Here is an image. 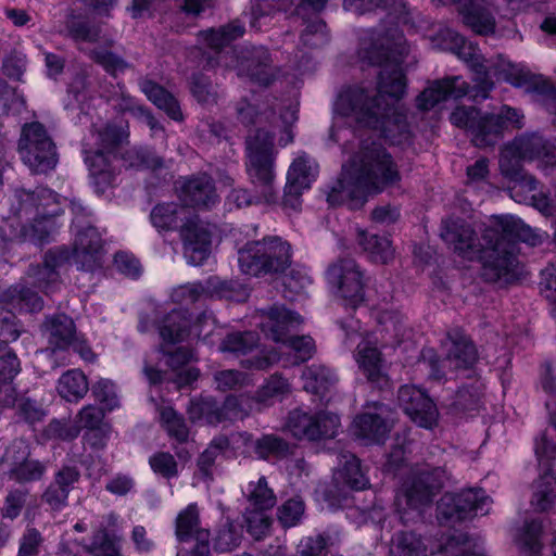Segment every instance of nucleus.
Segmentation results:
<instances>
[{
    "label": "nucleus",
    "instance_id": "obj_36",
    "mask_svg": "<svg viewBox=\"0 0 556 556\" xmlns=\"http://www.w3.org/2000/svg\"><path fill=\"white\" fill-rule=\"evenodd\" d=\"M390 554L393 556H427V546L421 535L414 531H399L391 541Z\"/></svg>",
    "mask_w": 556,
    "mask_h": 556
},
{
    "label": "nucleus",
    "instance_id": "obj_19",
    "mask_svg": "<svg viewBox=\"0 0 556 556\" xmlns=\"http://www.w3.org/2000/svg\"><path fill=\"white\" fill-rule=\"evenodd\" d=\"M262 321L261 330L266 338L277 342L287 343L288 333L303 323L302 317L287 309L282 305L274 304L268 308L260 309Z\"/></svg>",
    "mask_w": 556,
    "mask_h": 556
},
{
    "label": "nucleus",
    "instance_id": "obj_62",
    "mask_svg": "<svg viewBox=\"0 0 556 556\" xmlns=\"http://www.w3.org/2000/svg\"><path fill=\"white\" fill-rule=\"evenodd\" d=\"M126 155L130 160V166L153 170L164 167V159L146 148L127 151Z\"/></svg>",
    "mask_w": 556,
    "mask_h": 556
},
{
    "label": "nucleus",
    "instance_id": "obj_52",
    "mask_svg": "<svg viewBox=\"0 0 556 556\" xmlns=\"http://www.w3.org/2000/svg\"><path fill=\"white\" fill-rule=\"evenodd\" d=\"M161 419L170 438L179 443L187 442L189 429L182 416L178 415L172 407H164L161 410Z\"/></svg>",
    "mask_w": 556,
    "mask_h": 556
},
{
    "label": "nucleus",
    "instance_id": "obj_17",
    "mask_svg": "<svg viewBox=\"0 0 556 556\" xmlns=\"http://www.w3.org/2000/svg\"><path fill=\"white\" fill-rule=\"evenodd\" d=\"M184 255L193 266L201 265L208 256L212 243V232L198 217L187 220L181 228Z\"/></svg>",
    "mask_w": 556,
    "mask_h": 556
},
{
    "label": "nucleus",
    "instance_id": "obj_42",
    "mask_svg": "<svg viewBox=\"0 0 556 556\" xmlns=\"http://www.w3.org/2000/svg\"><path fill=\"white\" fill-rule=\"evenodd\" d=\"M205 291L211 296H217L219 299H227L236 302H243L249 296V291L244 286L236 281L220 280L217 277L207 279Z\"/></svg>",
    "mask_w": 556,
    "mask_h": 556
},
{
    "label": "nucleus",
    "instance_id": "obj_47",
    "mask_svg": "<svg viewBox=\"0 0 556 556\" xmlns=\"http://www.w3.org/2000/svg\"><path fill=\"white\" fill-rule=\"evenodd\" d=\"M244 34L243 25L238 22H231L220 26L218 29H210L204 31V39L208 47L214 50H222L231 41L242 37Z\"/></svg>",
    "mask_w": 556,
    "mask_h": 556
},
{
    "label": "nucleus",
    "instance_id": "obj_60",
    "mask_svg": "<svg viewBox=\"0 0 556 556\" xmlns=\"http://www.w3.org/2000/svg\"><path fill=\"white\" fill-rule=\"evenodd\" d=\"M454 498L459 506V513L463 514L464 518L470 517L472 511L482 508L485 501L483 492L481 490H464L459 493H454Z\"/></svg>",
    "mask_w": 556,
    "mask_h": 556
},
{
    "label": "nucleus",
    "instance_id": "obj_13",
    "mask_svg": "<svg viewBox=\"0 0 556 556\" xmlns=\"http://www.w3.org/2000/svg\"><path fill=\"white\" fill-rule=\"evenodd\" d=\"M441 238L458 255L473 260L481 253L483 247L482 239L462 218H447L442 222Z\"/></svg>",
    "mask_w": 556,
    "mask_h": 556
},
{
    "label": "nucleus",
    "instance_id": "obj_30",
    "mask_svg": "<svg viewBox=\"0 0 556 556\" xmlns=\"http://www.w3.org/2000/svg\"><path fill=\"white\" fill-rule=\"evenodd\" d=\"M267 275L283 273L291 265V245L279 237L264 238Z\"/></svg>",
    "mask_w": 556,
    "mask_h": 556
},
{
    "label": "nucleus",
    "instance_id": "obj_54",
    "mask_svg": "<svg viewBox=\"0 0 556 556\" xmlns=\"http://www.w3.org/2000/svg\"><path fill=\"white\" fill-rule=\"evenodd\" d=\"M128 138V132L121 126L108 124L98 132V147L104 152L116 154V149Z\"/></svg>",
    "mask_w": 556,
    "mask_h": 556
},
{
    "label": "nucleus",
    "instance_id": "obj_56",
    "mask_svg": "<svg viewBox=\"0 0 556 556\" xmlns=\"http://www.w3.org/2000/svg\"><path fill=\"white\" fill-rule=\"evenodd\" d=\"M251 505L258 511L267 510L276 505L274 491L268 488L265 477H261L249 495Z\"/></svg>",
    "mask_w": 556,
    "mask_h": 556
},
{
    "label": "nucleus",
    "instance_id": "obj_32",
    "mask_svg": "<svg viewBox=\"0 0 556 556\" xmlns=\"http://www.w3.org/2000/svg\"><path fill=\"white\" fill-rule=\"evenodd\" d=\"M238 263L242 273L254 277L267 275L264 240L248 242L238 252Z\"/></svg>",
    "mask_w": 556,
    "mask_h": 556
},
{
    "label": "nucleus",
    "instance_id": "obj_38",
    "mask_svg": "<svg viewBox=\"0 0 556 556\" xmlns=\"http://www.w3.org/2000/svg\"><path fill=\"white\" fill-rule=\"evenodd\" d=\"M556 501V478L546 471L533 484L531 505L538 511L549 509Z\"/></svg>",
    "mask_w": 556,
    "mask_h": 556
},
{
    "label": "nucleus",
    "instance_id": "obj_15",
    "mask_svg": "<svg viewBox=\"0 0 556 556\" xmlns=\"http://www.w3.org/2000/svg\"><path fill=\"white\" fill-rule=\"evenodd\" d=\"M397 401L406 415L418 426L431 429L438 421L439 412L433 401L415 386H403Z\"/></svg>",
    "mask_w": 556,
    "mask_h": 556
},
{
    "label": "nucleus",
    "instance_id": "obj_6",
    "mask_svg": "<svg viewBox=\"0 0 556 556\" xmlns=\"http://www.w3.org/2000/svg\"><path fill=\"white\" fill-rule=\"evenodd\" d=\"M22 161L36 174L53 169L59 161L56 146L46 127L39 122L23 125L17 142Z\"/></svg>",
    "mask_w": 556,
    "mask_h": 556
},
{
    "label": "nucleus",
    "instance_id": "obj_45",
    "mask_svg": "<svg viewBox=\"0 0 556 556\" xmlns=\"http://www.w3.org/2000/svg\"><path fill=\"white\" fill-rule=\"evenodd\" d=\"M482 390L477 382L460 387L453 399L450 407L458 413L476 410L481 406Z\"/></svg>",
    "mask_w": 556,
    "mask_h": 556
},
{
    "label": "nucleus",
    "instance_id": "obj_64",
    "mask_svg": "<svg viewBox=\"0 0 556 556\" xmlns=\"http://www.w3.org/2000/svg\"><path fill=\"white\" fill-rule=\"evenodd\" d=\"M437 518L443 522H458L465 520L459 513V506L454 498V493H445L437 504Z\"/></svg>",
    "mask_w": 556,
    "mask_h": 556
},
{
    "label": "nucleus",
    "instance_id": "obj_18",
    "mask_svg": "<svg viewBox=\"0 0 556 556\" xmlns=\"http://www.w3.org/2000/svg\"><path fill=\"white\" fill-rule=\"evenodd\" d=\"M457 7L464 25L480 36L493 35L496 21L493 5L486 0H451Z\"/></svg>",
    "mask_w": 556,
    "mask_h": 556
},
{
    "label": "nucleus",
    "instance_id": "obj_14",
    "mask_svg": "<svg viewBox=\"0 0 556 556\" xmlns=\"http://www.w3.org/2000/svg\"><path fill=\"white\" fill-rule=\"evenodd\" d=\"M84 162L97 193L103 194L116 185L118 168L114 165L116 154L104 152L103 149L84 147Z\"/></svg>",
    "mask_w": 556,
    "mask_h": 556
},
{
    "label": "nucleus",
    "instance_id": "obj_58",
    "mask_svg": "<svg viewBox=\"0 0 556 556\" xmlns=\"http://www.w3.org/2000/svg\"><path fill=\"white\" fill-rule=\"evenodd\" d=\"M536 179L523 172L519 177H514L509 180L508 190L510 198L519 203L526 202L530 198L529 193L536 190Z\"/></svg>",
    "mask_w": 556,
    "mask_h": 556
},
{
    "label": "nucleus",
    "instance_id": "obj_43",
    "mask_svg": "<svg viewBox=\"0 0 556 556\" xmlns=\"http://www.w3.org/2000/svg\"><path fill=\"white\" fill-rule=\"evenodd\" d=\"M357 240L359 245L377 262L387 263L393 256L391 241L386 237L369 235L365 230H359Z\"/></svg>",
    "mask_w": 556,
    "mask_h": 556
},
{
    "label": "nucleus",
    "instance_id": "obj_7",
    "mask_svg": "<svg viewBox=\"0 0 556 556\" xmlns=\"http://www.w3.org/2000/svg\"><path fill=\"white\" fill-rule=\"evenodd\" d=\"M251 405L247 399L229 394L223 402L213 396H201L190 402L187 413L192 422L204 421L216 426L226 421L243 420L250 415Z\"/></svg>",
    "mask_w": 556,
    "mask_h": 556
},
{
    "label": "nucleus",
    "instance_id": "obj_55",
    "mask_svg": "<svg viewBox=\"0 0 556 556\" xmlns=\"http://www.w3.org/2000/svg\"><path fill=\"white\" fill-rule=\"evenodd\" d=\"M303 20L306 23L301 35L303 45L309 48L324 46L328 40L326 23L317 14L312 21H306L305 17Z\"/></svg>",
    "mask_w": 556,
    "mask_h": 556
},
{
    "label": "nucleus",
    "instance_id": "obj_49",
    "mask_svg": "<svg viewBox=\"0 0 556 556\" xmlns=\"http://www.w3.org/2000/svg\"><path fill=\"white\" fill-rule=\"evenodd\" d=\"M65 29L67 36L75 41L96 42L100 37V29L91 26L80 15H75L73 12L66 15Z\"/></svg>",
    "mask_w": 556,
    "mask_h": 556
},
{
    "label": "nucleus",
    "instance_id": "obj_34",
    "mask_svg": "<svg viewBox=\"0 0 556 556\" xmlns=\"http://www.w3.org/2000/svg\"><path fill=\"white\" fill-rule=\"evenodd\" d=\"M344 9L355 14H364L377 8H383L389 14L402 22H407V8L403 0H344Z\"/></svg>",
    "mask_w": 556,
    "mask_h": 556
},
{
    "label": "nucleus",
    "instance_id": "obj_50",
    "mask_svg": "<svg viewBox=\"0 0 556 556\" xmlns=\"http://www.w3.org/2000/svg\"><path fill=\"white\" fill-rule=\"evenodd\" d=\"M190 91L199 103L215 104L218 92L211 78L203 73H194L189 79Z\"/></svg>",
    "mask_w": 556,
    "mask_h": 556
},
{
    "label": "nucleus",
    "instance_id": "obj_12",
    "mask_svg": "<svg viewBox=\"0 0 556 556\" xmlns=\"http://www.w3.org/2000/svg\"><path fill=\"white\" fill-rule=\"evenodd\" d=\"M237 63L240 73L263 87L270 86L280 73L273 66L269 51L262 46L241 47L237 52Z\"/></svg>",
    "mask_w": 556,
    "mask_h": 556
},
{
    "label": "nucleus",
    "instance_id": "obj_51",
    "mask_svg": "<svg viewBox=\"0 0 556 556\" xmlns=\"http://www.w3.org/2000/svg\"><path fill=\"white\" fill-rule=\"evenodd\" d=\"M237 118L245 126L262 125L263 123H270L275 117L273 109H266L260 112L247 99H241L236 105Z\"/></svg>",
    "mask_w": 556,
    "mask_h": 556
},
{
    "label": "nucleus",
    "instance_id": "obj_29",
    "mask_svg": "<svg viewBox=\"0 0 556 556\" xmlns=\"http://www.w3.org/2000/svg\"><path fill=\"white\" fill-rule=\"evenodd\" d=\"M42 330L48 338V342L55 349L65 350L76 337V328L73 319L65 314L49 316L42 324Z\"/></svg>",
    "mask_w": 556,
    "mask_h": 556
},
{
    "label": "nucleus",
    "instance_id": "obj_57",
    "mask_svg": "<svg viewBox=\"0 0 556 556\" xmlns=\"http://www.w3.org/2000/svg\"><path fill=\"white\" fill-rule=\"evenodd\" d=\"M542 525L539 520H531L525 523L519 538V544L523 552L535 555L541 551L540 535Z\"/></svg>",
    "mask_w": 556,
    "mask_h": 556
},
{
    "label": "nucleus",
    "instance_id": "obj_37",
    "mask_svg": "<svg viewBox=\"0 0 556 556\" xmlns=\"http://www.w3.org/2000/svg\"><path fill=\"white\" fill-rule=\"evenodd\" d=\"M306 391L323 397L336 383V376L325 365L313 364L304 371Z\"/></svg>",
    "mask_w": 556,
    "mask_h": 556
},
{
    "label": "nucleus",
    "instance_id": "obj_10",
    "mask_svg": "<svg viewBox=\"0 0 556 556\" xmlns=\"http://www.w3.org/2000/svg\"><path fill=\"white\" fill-rule=\"evenodd\" d=\"M11 212L17 218L26 220L37 217L53 216L58 213V194L45 187L34 190L24 188L15 189L11 199Z\"/></svg>",
    "mask_w": 556,
    "mask_h": 556
},
{
    "label": "nucleus",
    "instance_id": "obj_48",
    "mask_svg": "<svg viewBox=\"0 0 556 556\" xmlns=\"http://www.w3.org/2000/svg\"><path fill=\"white\" fill-rule=\"evenodd\" d=\"M519 150L513 141L504 144L500 152L498 166L501 174L510 180L514 177H519L525 172L522 161H525Z\"/></svg>",
    "mask_w": 556,
    "mask_h": 556
},
{
    "label": "nucleus",
    "instance_id": "obj_44",
    "mask_svg": "<svg viewBox=\"0 0 556 556\" xmlns=\"http://www.w3.org/2000/svg\"><path fill=\"white\" fill-rule=\"evenodd\" d=\"M254 452L261 459L269 457L283 458L291 453V445L283 438L276 434H265L254 443Z\"/></svg>",
    "mask_w": 556,
    "mask_h": 556
},
{
    "label": "nucleus",
    "instance_id": "obj_33",
    "mask_svg": "<svg viewBox=\"0 0 556 556\" xmlns=\"http://www.w3.org/2000/svg\"><path fill=\"white\" fill-rule=\"evenodd\" d=\"M526 160L542 159L547 163L555 161V147L538 134H528L513 140Z\"/></svg>",
    "mask_w": 556,
    "mask_h": 556
},
{
    "label": "nucleus",
    "instance_id": "obj_20",
    "mask_svg": "<svg viewBox=\"0 0 556 556\" xmlns=\"http://www.w3.org/2000/svg\"><path fill=\"white\" fill-rule=\"evenodd\" d=\"M102 253V239L94 227H86L76 235L73 260L79 269L92 271L100 267Z\"/></svg>",
    "mask_w": 556,
    "mask_h": 556
},
{
    "label": "nucleus",
    "instance_id": "obj_35",
    "mask_svg": "<svg viewBox=\"0 0 556 556\" xmlns=\"http://www.w3.org/2000/svg\"><path fill=\"white\" fill-rule=\"evenodd\" d=\"M190 320L187 311L173 309L162 320L159 327L161 338L168 343H176L184 340L188 334Z\"/></svg>",
    "mask_w": 556,
    "mask_h": 556
},
{
    "label": "nucleus",
    "instance_id": "obj_22",
    "mask_svg": "<svg viewBox=\"0 0 556 556\" xmlns=\"http://www.w3.org/2000/svg\"><path fill=\"white\" fill-rule=\"evenodd\" d=\"M356 362L368 382L379 390L390 386V378L387 372L384 359L381 352L369 343L359 344L357 348Z\"/></svg>",
    "mask_w": 556,
    "mask_h": 556
},
{
    "label": "nucleus",
    "instance_id": "obj_53",
    "mask_svg": "<svg viewBox=\"0 0 556 556\" xmlns=\"http://www.w3.org/2000/svg\"><path fill=\"white\" fill-rule=\"evenodd\" d=\"M199 529V514L194 505H189L176 519V535L179 541H187L194 536Z\"/></svg>",
    "mask_w": 556,
    "mask_h": 556
},
{
    "label": "nucleus",
    "instance_id": "obj_31",
    "mask_svg": "<svg viewBox=\"0 0 556 556\" xmlns=\"http://www.w3.org/2000/svg\"><path fill=\"white\" fill-rule=\"evenodd\" d=\"M141 91L159 109L163 110L172 119L182 121L184 115L177 99L164 87L151 79H143L140 83Z\"/></svg>",
    "mask_w": 556,
    "mask_h": 556
},
{
    "label": "nucleus",
    "instance_id": "obj_28",
    "mask_svg": "<svg viewBox=\"0 0 556 556\" xmlns=\"http://www.w3.org/2000/svg\"><path fill=\"white\" fill-rule=\"evenodd\" d=\"M494 74L498 79L509 81L513 85L520 86L529 81V89L539 96L544 97L545 104L556 94V88L552 83L542 77L532 76L528 79L526 74L520 73L510 63H500L495 66Z\"/></svg>",
    "mask_w": 556,
    "mask_h": 556
},
{
    "label": "nucleus",
    "instance_id": "obj_2",
    "mask_svg": "<svg viewBox=\"0 0 556 556\" xmlns=\"http://www.w3.org/2000/svg\"><path fill=\"white\" fill-rule=\"evenodd\" d=\"M400 181L397 165L386 148L380 142L363 140L359 151L342 166L327 201L330 205L349 201L355 208L363 205L366 193H380Z\"/></svg>",
    "mask_w": 556,
    "mask_h": 556
},
{
    "label": "nucleus",
    "instance_id": "obj_3",
    "mask_svg": "<svg viewBox=\"0 0 556 556\" xmlns=\"http://www.w3.org/2000/svg\"><path fill=\"white\" fill-rule=\"evenodd\" d=\"M544 239V233L533 230L520 218H497L494 225L486 227L482 233L483 247L477 257L482 263V278L500 287L515 282L521 276L516 241L536 247L542 244Z\"/></svg>",
    "mask_w": 556,
    "mask_h": 556
},
{
    "label": "nucleus",
    "instance_id": "obj_27",
    "mask_svg": "<svg viewBox=\"0 0 556 556\" xmlns=\"http://www.w3.org/2000/svg\"><path fill=\"white\" fill-rule=\"evenodd\" d=\"M12 447L21 452V457H15V465L8 472L9 478L21 484L40 480L47 470L46 465L27 458L29 451L23 440L14 441Z\"/></svg>",
    "mask_w": 556,
    "mask_h": 556
},
{
    "label": "nucleus",
    "instance_id": "obj_23",
    "mask_svg": "<svg viewBox=\"0 0 556 556\" xmlns=\"http://www.w3.org/2000/svg\"><path fill=\"white\" fill-rule=\"evenodd\" d=\"M460 76H451L433 80L417 97L416 104L419 110L429 111L448 98L458 99L466 96V87L459 86Z\"/></svg>",
    "mask_w": 556,
    "mask_h": 556
},
{
    "label": "nucleus",
    "instance_id": "obj_5",
    "mask_svg": "<svg viewBox=\"0 0 556 556\" xmlns=\"http://www.w3.org/2000/svg\"><path fill=\"white\" fill-rule=\"evenodd\" d=\"M247 172L252 184L258 189L257 200L276 202L274 187L275 150L274 136L264 128H257L245 138Z\"/></svg>",
    "mask_w": 556,
    "mask_h": 556
},
{
    "label": "nucleus",
    "instance_id": "obj_24",
    "mask_svg": "<svg viewBox=\"0 0 556 556\" xmlns=\"http://www.w3.org/2000/svg\"><path fill=\"white\" fill-rule=\"evenodd\" d=\"M447 340L451 342L446 361L450 366L456 370L471 369L478 361V351L470 339L462 329H451L447 334Z\"/></svg>",
    "mask_w": 556,
    "mask_h": 556
},
{
    "label": "nucleus",
    "instance_id": "obj_21",
    "mask_svg": "<svg viewBox=\"0 0 556 556\" xmlns=\"http://www.w3.org/2000/svg\"><path fill=\"white\" fill-rule=\"evenodd\" d=\"M317 167L306 156H299L291 164L285 188L283 205L298 210L303 190L311 187L315 179Z\"/></svg>",
    "mask_w": 556,
    "mask_h": 556
},
{
    "label": "nucleus",
    "instance_id": "obj_8",
    "mask_svg": "<svg viewBox=\"0 0 556 556\" xmlns=\"http://www.w3.org/2000/svg\"><path fill=\"white\" fill-rule=\"evenodd\" d=\"M340 427L338 415L318 412L314 415L294 409L289 413L283 430L298 440L321 441L336 437Z\"/></svg>",
    "mask_w": 556,
    "mask_h": 556
},
{
    "label": "nucleus",
    "instance_id": "obj_16",
    "mask_svg": "<svg viewBox=\"0 0 556 556\" xmlns=\"http://www.w3.org/2000/svg\"><path fill=\"white\" fill-rule=\"evenodd\" d=\"M367 412L354 419L355 434L375 443H382L391 430V409L380 402L367 403Z\"/></svg>",
    "mask_w": 556,
    "mask_h": 556
},
{
    "label": "nucleus",
    "instance_id": "obj_25",
    "mask_svg": "<svg viewBox=\"0 0 556 556\" xmlns=\"http://www.w3.org/2000/svg\"><path fill=\"white\" fill-rule=\"evenodd\" d=\"M460 56L467 62L469 68L473 73V76L472 85L460 78L459 86L466 87V96L475 102L488 99L490 97V92L494 88V81L490 78L482 56L471 53H460Z\"/></svg>",
    "mask_w": 556,
    "mask_h": 556
},
{
    "label": "nucleus",
    "instance_id": "obj_63",
    "mask_svg": "<svg viewBox=\"0 0 556 556\" xmlns=\"http://www.w3.org/2000/svg\"><path fill=\"white\" fill-rule=\"evenodd\" d=\"M213 380L219 391L236 390L245 384L247 375L237 369H224L214 372Z\"/></svg>",
    "mask_w": 556,
    "mask_h": 556
},
{
    "label": "nucleus",
    "instance_id": "obj_41",
    "mask_svg": "<svg viewBox=\"0 0 556 556\" xmlns=\"http://www.w3.org/2000/svg\"><path fill=\"white\" fill-rule=\"evenodd\" d=\"M260 337L254 331H237L228 333L219 345L222 352L247 355L257 348Z\"/></svg>",
    "mask_w": 556,
    "mask_h": 556
},
{
    "label": "nucleus",
    "instance_id": "obj_59",
    "mask_svg": "<svg viewBox=\"0 0 556 556\" xmlns=\"http://www.w3.org/2000/svg\"><path fill=\"white\" fill-rule=\"evenodd\" d=\"M84 548L93 556H119L114 540L109 536L104 528L97 531L91 544L85 545Z\"/></svg>",
    "mask_w": 556,
    "mask_h": 556
},
{
    "label": "nucleus",
    "instance_id": "obj_1",
    "mask_svg": "<svg viewBox=\"0 0 556 556\" xmlns=\"http://www.w3.org/2000/svg\"><path fill=\"white\" fill-rule=\"evenodd\" d=\"M409 48L401 39L393 43H374L365 54L368 63L381 70L377 77V92L352 87L342 91L334 111L341 116H353L359 126L368 127L401 143L409 137L406 114L397 105L406 91V77L402 63Z\"/></svg>",
    "mask_w": 556,
    "mask_h": 556
},
{
    "label": "nucleus",
    "instance_id": "obj_26",
    "mask_svg": "<svg viewBox=\"0 0 556 556\" xmlns=\"http://www.w3.org/2000/svg\"><path fill=\"white\" fill-rule=\"evenodd\" d=\"M180 198L187 206L210 207L217 198L212 178L206 174L189 178L181 187Z\"/></svg>",
    "mask_w": 556,
    "mask_h": 556
},
{
    "label": "nucleus",
    "instance_id": "obj_61",
    "mask_svg": "<svg viewBox=\"0 0 556 556\" xmlns=\"http://www.w3.org/2000/svg\"><path fill=\"white\" fill-rule=\"evenodd\" d=\"M343 477L345 483L353 490H365L369 485V480L362 470L361 462L354 455L345 462Z\"/></svg>",
    "mask_w": 556,
    "mask_h": 556
},
{
    "label": "nucleus",
    "instance_id": "obj_4",
    "mask_svg": "<svg viewBox=\"0 0 556 556\" xmlns=\"http://www.w3.org/2000/svg\"><path fill=\"white\" fill-rule=\"evenodd\" d=\"M522 117L518 110L507 105H503L498 113H482L475 106L463 105L451 113L450 121L467 130L476 147L488 148L495 146L508 127L521 128Z\"/></svg>",
    "mask_w": 556,
    "mask_h": 556
},
{
    "label": "nucleus",
    "instance_id": "obj_46",
    "mask_svg": "<svg viewBox=\"0 0 556 556\" xmlns=\"http://www.w3.org/2000/svg\"><path fill=\"white\" fill-rule=\"evenodd\" d=\"M184 212V207L178 204L163 203L153 207L150 217L154 227L168 231L178 227V222L181 219Z\"/></svg>",
    "mask_w": 556,
    "mask_h": 556
},
{
    "label": "nucleus",
    "instance_id": "obj_11",
    "mask_svg": "<svg viewBox=\"0 0 556 556\" xmlns=\"http://www.w3.org/2000/svg\"><path fill=\"white\" fill-rule=\"evenodd\" d=\"M445 480V470L441 467L415 472L403 485L406 504L410 508L431 504L433 497L442 490Z\"/></svg>",
    "mask_w": 556,
    "mask_h": 556
},
{
    "label": "nucleus",
    "instance_id": "obj_39",
    "mask_svg": "<svg viewBox=\"0 0 556 556\" xmlns=\"http://www.w3.org/2000/svg\"><path fill=\"white\" fill-rule=\"evenodd\" d=\"M2 301L17 305L29 312L40 311L43 307V301L37 292L18 282L9 287L1 295Z\"/></svg>",
    "mask_w": 556,
    "mask_h": 556
},
{
    "label": "nucleus",
    "instance_id": "obj_9",
    "mask_svg": "<svg viewBox=\"0 0 556 556\" xmlns=\"http://www.w3.org/2000/svg\"><path fill=\"white\" fill-rule=\"evenodd\" d=\"M326 276L336 294L351 307L364 301V275L353 258H339L328 267Z\"/></svg>",
    "mask_w": 556,
    "mask_h": 556
},
{
    "label": "nucleus",
    "instance_id": "obj_40",
    "mask_svg": "<svg viewBox=\"0 0 556 556\" xmlns=\"http://www.w3.org/2000/svg\"><path fill=\"white\" fill-rule=\"evenodd\" d=\"M88 390L87 377L80 370H68L59 380L58 392L68 402L83 399Z\"/></svg>",
    "mask_w": 556,
    "mask_h": 556
}]
</instances>
